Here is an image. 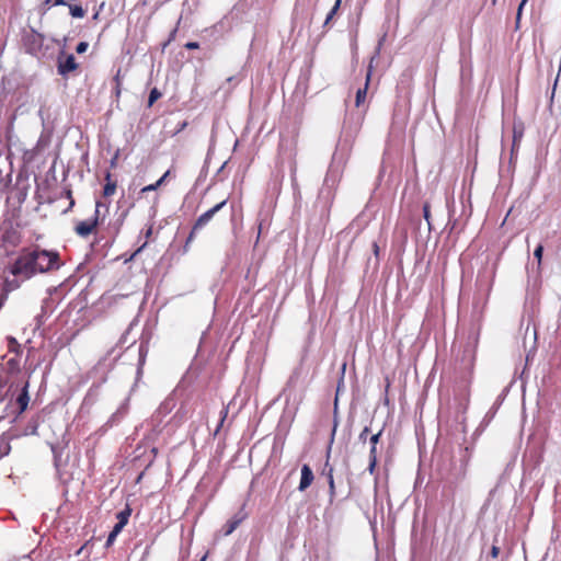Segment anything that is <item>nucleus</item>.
I'll use <instances>...</instances> for the list:
<instances>
[{
  "instance_id": "37998d69",
  "label": "nucleus",
  "mask_w": 561,
  "mask_h": 561,
  "mask_svg": "<svg viewBox=\"0 0 561 561\" xmlns=\"http://www.w3.org/2000/svg\"><path fill=\"white\" fill-rule=\"evenodd\" d=\"M528 0H522L519 5H518V9H517V14H516V24L518 25V22L520 20V16H522V11H523V8L524 5L527 3Z\"/></svg>"
},
{
  "instance_id": "f03ea898",
  "label": "nucleus",
  "mask_w": 561,
  "mask_h": 561,
  "mask_svg": "<svg viewBox=\"0 0 561 561\" xmlns=\"http://www.w3.org/2000/svg\"><path fill=\"white\" fill-rule=\"evenodd\" d=\"M10 273L14 276H23L24 278H30L36 274L37 270L35 266L33 251H26L19 255V257L12 264Z\"/></svg>"
},
{
  "instance_id": "79ce46f5",
  "label": "nucleus",
  "mask_w": 561,
  "mask_h": 561,
  "mask_svg": "<svg viewBox=\"0 0 561 561\" xmlns=\"http://www.w3.org/2000/svg\"><path fill=\"white\" fill-rule=\"evenodd\" d=\"M370 432L368 426H365L360 434L358 435V440L362 443H366L368 433Z\"/></svg>"
},
{
  "instance_id": "f257e3e1",
  "label": "nucleus",
  "mask_w": 561,
  "mask_h": 561,
  "mask_svg": "<svg viewBox=\"0 0 561 561\" xmlns=\"http://www.w3.org/2000/svg\"><path fill=\"white\" fill-rule=\"evenodd\" d=\"M470 460L469 447L460 448L458 456H453L447 463L439 469V478L444 492L454 493L459 483L467 476V468Z\"/></svg>"
},
{
  "instance_id": "4be33fe9",
  "label": "nucleus",
  "mask_w": 561,
  "mask_h": 561,
  "mask_svg": "<svg viewBox=\"0 0 561 561\" xmlns=\"http://www.w3.org/2000/svg\"><path fill=\"white\" fill-rule=\"evenodd\" d=\"M8 352L13 353L15 355H22V345L16 341L13 336H8Z\"/></svg>"
},
{
  "instance_id": "5701e85b",
  "label": "nucleus",
  "mask_w": 561,
  "mask_h": 561,
  "mask_svg": "<svg viewBox=\"0 0 561 561\" xmlns=\"http://www.w3.org/2000/svg\"><path fill=\"white\" fill-rule=\"evenodd\" d=\"M382 432H383V430L381 428L378 433L373 434L369 437V444H370L369 457L377 456V444L379 443Z\"/></svg>"
},
{
  "instance_id": "72a5a7b5",
  "label": "nucleus",
  "mask_w": 561,
  "mask_h": 561,
  "mask_svg": "<svg viewBox=\"0 0 561 561\" xmlns=\"http://www.w3.org/2000/svg\"><path fill=\"white\" fill-rule=\"evenodd\" d=\"M47 318H48V317H46L45 314H43V313H41V312H39L38 314H36V316H35V318H34L35 327H34V329H33V330H34V331L39 330V329H41V327L44 324V322H45V320H46Z\"/></svg>"
},
{
  "instance_id": "dca6fc26",
  "label": "nucleus",
  "mask_w": 561,
  "mask_h": 561,
  "mask_svg": "<svg viewBox=\"0 0 561 561\" xmlns=\"http://www.w3.org/2000/svg\"><path fill=\"white\" fill-rule=\"evenodd\" d=\"M245 518V514L242 512L237 513L232 518H230L225 527H224V535L229 536L231 535L238 526L242 523V520Z\"/></svg>"
},
{
  "instance_id": "a18cd8bd",
  "label": "nucleus",
  "mask_w": 561,
  "mask_h": 561,
  "mask_svg": "<svg viewBox=\"0 0 561 561\" xmlns=\"http://www.w3.org/2000/svg\"><path fill=\"white\" fill-rule=\"evenodd\" d=\"M199 47V44L197 42H188L185 44V48L187 49H197Z\"/></svg>"
},
{
  "instance_id": "13d9d810",
  "label": "nucleus",
  "mask_w": 561,
  "mask_h": 561,
  "mask_svg": "<svg viewBox=\"0 0 561 561\" xmlns=\"http://www.w3.org/2000/svg\"><path fill=\"white\" fill-rule=\"evenodd\" d=\"M73 205H75V201H73V199H71V201H70L69 208H71Z\"/></svg>"
},
{
  "instance_id": "6e6d98bb",
  "label": "nucleus",
  "mask_w": 561,
  "mask_h": 561,
  "mask_svg": "<svg viewBox=\"0 0 561 561\" xmlns=\"http://www.w3.org/2000/svg\"><path fill=\"white\" fill-rule=\"evenodd\" d=\"M185 126H186V122H183L182 125H181L180 130L183 129Z\"/></svg>"
},
{
  "instance_id": "9d476101",
  "label": "nucleus",
  "mask_w": 561,
  "mask_h": 561,
  "mask_svg": "<svg viewBox=\"0 0 561 561\" xmlns=\"http://www.w3.org/2000/svg\"><path fill=\"white\" fill-rule=\"evenodd\" d=\"M50 447L54 456V467L56 469V474L59 480H64V468L68 460V456L66 457V459L62 458L65 446L61 445L60 443H57L51 444Z\"/></svg>"
},
{
  "instance_id": "20e7f679",
  "label": "nucleus",
  "mask_w": 561,
  "mask_h": 561,
  "mask_svg": "<svg viewBox=\"0 0 561 561\" xmlns=\"http://www.w3.org/2000/svg\"><path fill=\"white\" fill-rule=\"evenodd\" d=\"M227 204V201H222L218 204H216L214 207L208 209L207 211L203 213L198 218L195 220L192 230L190 234L187 236L184 244V252L188 251L190 244L193 242L195 234L198 230L204 228L213 218L214 216L224 208V206Z\"/></svg>"
},
{
  "instance_id": "f3484780",
  "label": "nucleus",
  "mask_w": 561,
  "mask_h": 561,
  "mask_svg": "<svg viewBox=\"0 0 561 561\" xmlns=\"http://www.w3.org/2000/svg\"><path fill=\"white\" fill-rule=\"evenodd\" d=\"M49 296L44 298L41 306V313L45 314L46 317H49L54 310L57 307V302L51 297L53 291H56V288L49 289Z\"/></svg>"
},
{
  "instance_id": "c756f323",
  "label": "nucleus",
  "mask_w": 561,
  "mask_h": 561,
  "mask_svg": "<svg viewBox=\"0 0 561 561\" xmlns=\"http://www.w3.org/2000/svg\"><path fill=\"white\" fill-rule=\"evenodd\" d=\"M70 14L72 18H83L85 14L84 9L79 4H69Z\"/></svg>"
},
{
  "instance_id": "4d7b16f0",
  "label": "nucleus",
  "mask_w": 561,
  "mask_h": 561,
  "mask_svg": "<svg viewBox=\"0 0 561 561\" xmlns=\"http://www.w3.org/2000/svg\"><path fill=\"white\" fill-rule=\"evenodd\" d=\"M337 158V152L335 151L334 154H333V161H335Z\"/></svg>"
},
{
  "instance_id": "3c124183",
  "label": "nucleus",
  "mask_w": 561,
  "mask_h": 561,
  "mask_svg": "<svg viewBox=\"0 0 561 561\" xmlns=\"http://www.w3.org/2000/svg\"><path fill=\"white\" fill-rule=\"evenodd\" d=\"M331 172H332V165L330 167L329 173L325 176V180H324L325 183H329L330 176H331Z\"/></svg>"
},
{
  "instance_id": "c85d7f7f",
  "label": "nucleus",
  "mask_w": 561,
  "mask_h": 561,
  "mask_svg": "<svg viewBox=\"0 0 561 561\" xmlns=\"http://www.w3.org/2000/svg\"><path fill=\"white\" fill-rule=\"evenodd\" d=\"M124 528L118 527L117 525H114L113 529L111 530V533L107 536V539H106V542H105V547L106 548H110L114 543L116 537L121 534V531Z\"/></svg>"
},
{
  "instance_id": "393cba45",
  "label": "nucleus",
  "mask_w": 561,
  "mask_h": 561,
  "mask_svg": "<svg viewBox=\"0 0 561 561\" xmlns=\"http://www.w3.org/2000/svg\"><path fill=\"white\" fill-rule=\"evenodd\" d=\"M13 436L14 435H10L8 437L0 438V459L3 458L4 456L9 455V453L11 450L9 439Z\"/></svg>"
},
{
  "instance_id": "052dcab7",
  "label": "nucleus",
  "mask_w": 561,
  "mask_h": 561,
  "mask_svg": "<svg viewBox=\"0 0 561 561\" xmlns=\"http://www.w3.org/2000/svg\"><path fill=\"white\" fill-rule=\"evenodd\" d=\"M205 558L202 559V561H204Z\"/></svg>"
},
{
  "instance_id": "4468645a",
  "label": "nucleus",
  "mask_w": 561,
  "mask_h": 561,
  "mask_svg": "<svg viewBox=\"0 0 561 561\" xmlns=\"http://www.w3.org/2000/svg\"><path fill=\"white\" fill-rule=\"evenodd\" d=\"M329 458H330V449L328 450L327 461L322 469V474L328 478L329 496H330V502H332L335 496V483H334V478H333L334 467L330 465Z\"/></svg>"
},
{
  "instance_id": "6e6552de",
  "label": "nucleus",
  "mask_w": 561,
  "mask_h": 561,
  "mask_svg": "<svg viewBox=\"0 0 561 561\" xmlns=\"http://www.w3.org/2000/svg\"><path fill=\"white\" fill-rule=\"evenodd\" d=\"M176 401L173 396L167 397L158 407L156 412L151 416V421L153 423V427L157 430L163 421V417L171 413V411L175 408Z\"/></svg>"
},
{
  "instance_id": "bb28decb",
  "label": "nucleus",
  "mask_w": 561,
  "mask_h": 561,
  "mask_svg": "<svg viewBox=\"0 0 561 561\" xmlns=\"http://www.w3.org/2000/svg\"><path fill=\"white\" fill-rule=\"evenodd\" d=\"M110 178H111V174H110V173H107V174H106V180H107V182H106V184H105V185H104V187H103V195H104L105 197L112 196V195L115 193V191H116V183H115V182H112V181L110 180Z\"/></svg>"
},
{
  "instance_id": "a878e982",
  "label": "nucleus",
  "mask_w": 561,
  "mask_h": 561,
  "mask_svg": "<svg viewBox=\"0 0 561 561\" xmlns=\"http://www.w3.org/2000/svg\"><path fill=\"white\" fill-rule=\"evenodd\" d=\"M168 175H169V171H167L156 183L144 186L141 188L140 193H147V192H152V191L158 190V187H160L162 185V183L164 182V180L167 179Z\"/></svg>"
},
{
  "instance_id": "5fc2aeb1",
  "label": "nucleus",
  "mask_w": 561,
  "mask_h": 561,
  "mask_svg": "<svg viewBox=\"0 0 561 561\" xmlns=\"http://www.w3.org/2000/svg\"><path fill=\"white\" fill-rule=\"evenodd\" d=\"M38 115L41 116V118L43 119V108H39L38 111Z\"/></svg>"
},
{
  "instance_id": "de8ad7c7",
  "label": "nucleus",
  "mask_w": 561,
  "mask_h": 561,
  "mask_svg": "<svg viewBox=\"0 0 561 561\" xmlns=\"http://www.w3.org/2000/svg\"><path fill=\"white\" fill-rule=\"evenodd\" d=\"M127 214H128V209H127V210H124V211L121 214V216H119V218H118V221H119V224H121V225H122V224H123V221L125 220V218H126Z\"/></svg>"
},
{
  "instance_id": "7c9ffc66",
  "label": "nucleus",
  "mask_w": 561,
  "mask_h": 561,
  "mask_svg": "<svg viewBox=\"0 0 561 561\" xmlns=\"http://www.w3.org/2000/svg\"><path fill=\"white\" fill-rule=\"evenodd\" d=\"M341 3L342 1L341 0H335V3L334 5L332 7V9L330 10V12L328 13L327 18H325V21L323 23V26L325 27L330 21L333 19V16L336 14V12L339 11L340 7H341Z\"/></svg>"
},
{
  "instance_id": "49530a36",
  "label": "nucleus",
  "mask_w": 561,
  "mask_h": 561,
  "mask_svg": "<svg viewBox=\"0 0 561 561\" xmlns=\"http://www.w3.org/2000/svg\"><path fill=\"white\" fill-rule=\"evenodd\" d=\"M5 357H7V355H3L0 357V374L5 373V364L3 363Z\"/></svg>"
},
{
  "instance_id": "b1692460",
  "label": "nucleus",
  "mask_w": 561,
  "mask_h": 561,
  "mask_svg": "<svg viewBox=\"0 0 561 561\" xmlns=\"http://www.w3.org/2000/svg\"><path fill=\"white\" fill-rule=\"evenodd\" d=\"M125 413H126L125 408L122 407V408L117 409L111 415V417L107 420L106 425L114 426V425L118 424L121 422V420L124 417Z\"/></svg>"
},
{
  "instance_id": "f8f14e48",
  "label": "nucleus",
  "mask_w": 561,
  "mask_h": 561,
  "mask_svg": "<svg viewBox=\"0 0 561 561\" xmlns=\"http://www.w3.org/2000/svg\"><path fill=\"white\" fill-rule=\"evenodd\" d=\"M28 380L24 382V385L21 388V391L18 393V396L14 399V405L16 409V417L21 415L28 405L30 402V396H28Z\"/></svg>"
},
{
  "instance_id": "9b49d317",
  "label": "nucleus",
  "mask_w": 561,
  "mask_h": 561,
  "mask_svg": "<svg viewBox=\"0 0 561 561\" xmlns=\"http://www.w3.org/2000/svg\"><path fill=\"white\" fill-rule=\"evenodd\" d=\"M364 121V112L352 113L344 122V133L350 137H355L359 131Z\"/></svg>"
},
{
  "instance_id": "423d86ee",
  "label": "nucleus",
  "mask_w": 561,
  "mask_h": 561,
  "mask_svg": "<svg viewBox=\"0 0 561 561\" xmlns=\"http://www.w3.org/2000/svg\"><path fill=\"white\" fill-rule=\"evenodd\" d=\"M102 207H104L107 210V206L101 201H98L95 204L94 217L90 220L79 221L76 225L75 231L78 236L85 238L93 232V230L99 225V217Z\"/></svg>"
},
{
  "instance_id": "39448f33",
  "label": "nucleus",
  "mask_w": 561,
  "mask_h": 561,
  "mask_svg": "<svg viewBox=\"0 0 561 561\" xmlns=\"http://www.w3.org/2000/svg\"><path fill=\"white\" fill-rule=\"evenodd\" d=\"M45 41L44 34L37 32L34 27L24 30L22 35V42L27 54L37 56L43 48Z\"/></svg>"
},
{
  "instance_id": "bf43d9fd",
  "label": "nucleus",
  "mask_w": 561,
  "mask_h": 561,
  "mask_svg": "<svg viewBox=\"0 0 561 561\" xmlns=\"http://www.w3.org/2000/svg\"><path fill=\"white\" fill-rule=\"evenodd\" d=\"M50 1H51V0H46V1H45V4H46V5H47V4H50Z\"/></svg>"
},
{
  "instance_id": "cd10ccee",
  "label": "nucleus",
  "mask_w": 561,
  "mask_h": 561,
  "mask_svg": "<svg viewBox=\"0 0 561 561\" xmlns=\"http://www.w3.org/2000/svg\"><path fill=\"white\" fill-rule=\"evenodd\" d=\"M19 287V284L16 282H5V290L0 294V308L3 306L4 301L8 298V291L15 289Z\"/></svg>"
},
{
  "instance_id": "aec40b11",
  "label": "nucleus",
  "mask_w": 561,
  "mask_h": 561,
  "mask_svg": "<svg viewBox=\"0 0 561 561\" xmlns=\"http://www.w3.org/2000/svg\"><path fill=\"white\" fill-rule=\"evenodd\" d=\"M130 515L131 508L129 507V505H126L124 510L116 514L117 523L115 525L124 528L127 525Z\"/></svg>"
},
{
  "instance_id": "c03bdc74",
  "label": "nucleus",
  "mask_w": 561,
  "mask_h": 561,
  "mask_svg": "<svg viewBox=\"0 0 561 561\" xmlns=\"http://www.w3.org/2000/svg\"><path fill=\"white\" fill-rule=\"evenodd\" d=\"M220 413H221V419H220V422H219L218 427L216 430V433L219 431L220 426L222 425V423H224V421H225V419H226V416L228 414V410L227 409H222Z\"/></svg>"
},
{
  "instance_id": "09e8293b",
  "label": "nucleus",
  "mask_w": 561,
  "mask_h": 561,
  "mask_svg": "<svg viewBox=\"0 0 561 561\" xmlns=\"http://www.w3.org/2000/svg\"><path fill=\"white\" fill-rule=\"evenodd\" d=\"M342 466L344 467V469H345L346 471H348V470H350V469H348V458H347V457H344V458H343Z\"/></svg>"
},
{
  "instance_id": "2eb2a0df",
  "label": "nucleus",
  "mask_w": 561,
  "mask_h": 561,
  "mask_svg": "<svg viewBox=\"0 0 561 561\" xmlns=\"http://www.w3.org/2000/svg\"><path fill=\"white\" fill-rule=\"evenodd\" d=\"M313 480H314V474H313V471L310 468V466L307 463L302 465L300 481H299V485L297 488L298 491L299 492L306 491L312 484Z\"/></svg>"
},
{
  "instance_id": "603ef678",
  "label": "nucleus",
  "mask_w": 561,
  "mask_h": 561,
  "mask_svg": "<svg viewBox=\"0 0 561 561\" xmlns=\"http://www.w3.org/2000/svg\"><path fill=\"white\" fill-rule=\"evenodd\" d=\"M145 245H146V243L142 247H140L139 249H137V251L133 254V256H135L137 253H139Z\"/></svg>"
},
{
  "instance_id": "4c0bfd02",
  "label": "nucleus",
  "mask_w": 561,
  "mask_h": 561,
  "mask_svg": "<svg viewBox=\"0 0 561 561\" xmlns=\"http://www.w3.org/2000/svg\"><path fill=\"white\" fill-rule=\"evenodd\" d=\"M373 253H374V256H375V262H374V267H378L379 265V245L376 241L373 242Z\"/></svg>"
},
{
  "instance_id": "f704fd0d",
  "label": "nucleus",
  "mask_w": 561,
  "mask_h": 561,
  "mask_svg": "<svg viewBox=\"0 0 561 561\" xmlns=\"http://www.w3.org/2000/svg\"><path fill=\"white\" fill-rule=\"evenodd\" d=\"M423 217H424V219L426 220V222L428 225V229L431 230L432 229V224H431V211H430L428 203H425L423 205Z\"/></svg>"
},
{
  "instance_id": "ea45409f",
  "label": "nucleus",
  "mask_w": 561,
  "mask_h": 561,
  "mask_svg": "<svg viewBox=\"0 0 561 561\" xmlns=\"http://www.w3.org/2000/svg\"><path fill=\"white\" fill-rule=\"evenodd\" d=\"M376 466H377V456H374V457H369V463H368V472L370 474H374L375 473V470H376Z\"/></svg>"
},
{
  "instance_id": "1a4fd4ad",
  "label": "nucleus",
  "mask_w": 561,
  "mask_h": 561,
  "mask_svg": "<svg viewBox=\"0 0 561 561\" xmlns=\"http://www.w3.org/2000/svg\"><path fill=\"white\" fill-rule=\"evenodd\" d=\"M301 376V367L297 366L290 374L280 396L285 397L286 404H289L290 400H296V386Z\"/></svg>"
},
{
  "instance_id": "58836bf2",
  "label": "nucleus",
  "mask_w": 561,
  "mask_h": 561,
  "mask_svg": "<svg viewBox=\"0 0 561 561\" xmlns=\"http://www.w3.org/2000/svg\"><path fill=\"white\" fill-rule=\"evenodd\" d=\"M500 554V547L497 546V538L494 537V540H493V545L491 547V550H490V556L491 558H497Z\"/></svg>"
},
{
  "instance_id": "412c9836",
  "label": "nucleus",
  "mask_w": 561,
  "mask_h": 561,
  "mask_svg": "<svg viewBox=\"0 0 561 561\" xmlns=\"http://www.w3.org/2000/svg\"><path fill=\"white\" fill-rule=\"evenodd\" d=\"M138 354H139V358H138V369H137V373L139 374L141 371V368L145 364V360H146V357H147V354H148V342H141L140 345H139V348H138Z\"/></svg>"
},
{
  "instance_id": "864d4df0",
  "label": "nucleus",
  "mask_w": 561,
  "mask_h": 561,
  "mask_svg": "<svg viewBox=\"0 0 561 561\" xmlns=\"http://www.w3.org/2000/svg\"><path fill=\"white\" fill-rule=\"evenodd\" d=\"M125 342V334L122 335L119 343L123 344Z\"/></svg>"
},
{
  "instance_id": "8fccbe9b",
  "label": "nucleus",
  "mask_w": 561,
  "mask_h": 561,
  "mask_svg": "<svg viewBox=\"0 0 561 561\" xmlns=\"http://www.w3.org/2000/svg\"><path fill=\"white\" fill-rule=\"evenodd\" d=\"M151 233H152V226H149L148 229L145 232V237L149 238L151 236Z\"/></svg>"
},
{
  "instance_id": "a211bd4d",
  "label": "nucleus",
  "mask_w": 561,
  "mask_h": 561,
  "mask_svg": "<svg viewBox=\"0 0 561 561\" xmlns=\"http://www.w3.org/2000/svg\"><path fill=\"white\" fill-rule=\"evenodd\" d=\"M370 76H371V70L368 69V71L366 73L365 85L363 88H358L357 91H356V96H355V105H356V107H360L362 104H364V102L366 100L367 88H368V84H369V81H370Z\"/></svg>"
},
{
  "instance_id": "c9c22d12",
  "label": "nucleus",
  "mask_w": 561,
  "mask_h": 561,
  "mask_svg": "<svg viewBox=\"0 0 561 561\" xmlns=\"http://www.w3.org/2000/svg\"><path fill=\"white\" fill-rule=\"evenodd\" d=\"M186 419V413L184 412V410L182 408H180L176 413L174 414L173 416V421L176 423V424H181L182 422H184V420Z\"/></svg>"
},
{
  "instance_id": "7ed1b4c3",
  "label": "nucleus",
  "mask_w": 561,
  "mask_h": 561,
  "mask_svg": "<svg viewBox=\"0 0 561 561\" xmlns=\"http://www.w3.org/2000/svg\"><path fill=\"white\" fill-rule=\"evenodd\" d=\"M32 251L37 273H45L59 268L60 263L58 252L42 249H35Z\"/></svg>"
},
{
  "instance_id": "e433bc0d",
  "label": "nucleus",
  "mask_w": 561,
  "mask_h": 561,
  "mask_svg": "<svg viewBox=\"0 0 561 561\" xmlns=\"http://www.w3.org/2000/svg\"><path fill=\"white\" fill-rule=\"evenodd\" d=\"M37 422L31 421L27 427L24 430V435H34L37 431Z\"/></svg>"
},
{
  "instance_id": "a19ab883",
  "label": "nucleus",
  "mask_w": 561,
  "mask_h": 561,
  "mask_svg": "<svg viewBox=\"0 0 561 561\" xmlns=\"http://www.w3.org/2000/svg\"><path fill=\"white\" fill-rule=\"evenodd\" d=\"M88 47H89V44L87 42H79L76 46V51L78 54H83L87 51Z\"/></svg>"
},
{
  "instance_id": "6ab92c4d",
  "label": "nucleus",
  "mask_w": 561,
  "mask_h": 561,
  "mask_svg": "<svg viewBox=\"0 0 561 561\" xmlns=\"http://www.w3.org/2000/svg\"><path fill=\"white\" fill-rule=\"evenodd\" d=\"M20 357L21 355H15L9 358L5 363V373L8 375H14L20 371Z\"/></svg>"
},
{
  "instance_id": "2f4dec72",
  "label": "nucleus",
  "mask_w": 561,
  "mask_h": 561,
  "mask_svg": "<svg viewBox=\"0 0 561 561\" xmlns=\"http://www.w3.org/2000/svg\"><path fill=\"white\" fill-rule=\"evenodd\" d=\"M160 98H161V92L157 88H153L152 90H150L149 96H148V106H152L154 104V102Z\"/></svg>"
},
{
  "instance_id": "0eeeda50",
  "label": "nucleus",
  "mask_w": 561,
  "mask_h": 561,
  "mask_svg": "<svg viewBox=\"0 0 561 561\" xmlns=\"http://www.w3.org/2000/svg\"><path fill=\"white\" fill-rule=\"evenodd\" d=\"M57 72L62 78H67L68 75L79 67L76 61L73 54H68L65 49H60L57 55Z\"/></svg>"
},
{
  "instance_id": "ddd939ff",
  "label": "nucleus",
  "mask_w": 561,
  "mask_h": 561,
  "mask_svg": "<svg viewBox=\"0 0 561 561\" xmlns=\"http://www.w3.org/2000/svg\"><path fill=\"white\" fill-rule=\"evenodd\" d=\"M10 376L8 374L7 376L0 374V396L3 393V397H0V402L8 397H10V402H13L15 390H13L14 383L10 381Z\"/></svg>"
},
{
  "instance_id": "473e14b6",
  "label": "nucleus",
  "mask_w": 561,
  "mask_h": 561,
  "mask_svg": "<svg viewBox=\"0 0 561 561\" xmlns=\"http://www.w3.org/2000/svg\"><path fill=\"white\" fill-rule=\"evenodd\" d=\"M542 254H543V245L538 244L534 251V256L537 260L538 267H540V265H541Z\"/></svg>"
}]
</instances>
